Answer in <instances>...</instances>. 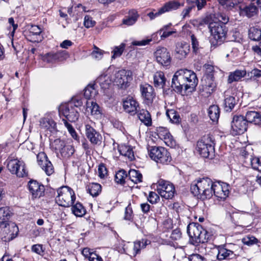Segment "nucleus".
<instances>
[{
    "label": "nucleus",
    "instance_id": "nucleus-1",
    "mask_svg": "<svg viewBox=\"0 0 261 261\" xmlns=\"http://www.w3.org/2000/svg\"><path fill=\"white\" fill-rule=\"evenodd\" d=\"M213 181L208 177L199 178L191 185V191L194 196L202 200L212 197Z\"/></svg>",
    "mask_w": 261,
    "mask_h": 261
},
{
    "label": "nucleus",
    "instance_id": "nucleus-2",
    "mask_svg": "<svg viewBox=\"0 0 261 261\" xmlns=\"http://www.w3.org/2000/svg\"><path fill=\"white\" fill-rule=\"evenodd\" d=\"M197 151L204 158L212 159L215 156V143L212 136H203L197 143Z\"/></svg>",
    "mask_w": 261,
    "mask_h": 261
},
{
    "label": "nucleus",
    "instance_id": "nucleus-3",
    "mask_svg": "<svg viewBox=\"0 0 261 261\" xmlns=\"http://www.w3.org/2000/svg\"><path fill=\"white\" fill-rule=\"evenodd\" d=\"M208 28L214 40L212 39L213 45H218L222 43L226 39L227 29L224 23L220 22H212L208 25Z\"/></svg>",
    "mask_w": 261,
    "mask_h": 261
},
{
    "label": "nucleus",
    "instance_id": "nucleus-4",
    "mask_svg": "<svg viewBox=\"0 0 261 261\" xmlns=\"http://www.w3.org/2000/svg\"><path fill=\"white\" fill-rule=\"evenodd\" d=\"M57 193L56 201L59 205L69 207L73 205L75 200V195L71 188L68 186H62L57 190Z\"/></svg>",
    "mask_w": 261,
    "mask_h": 261
},
{
    "label": "nucleus",
    "instance_id": "nucleus-5",
    "mask_svg": "<svg viewBox=\"0 0 261 261\" xmlns=\"http://www.w3.org/2000/svg\"><path fill=\"white\" fill-rule=\"evenodd\" d=\"M149 152L151 159L157 163L168 165L171 161L170 153L164 147L152 146Z\"/></svg>",
    "mask_w": 261,
    "mask_h": 261
},
{
    "label": "nucleus",
    "instance_id": "nucleus-6",
    "mask_svg": "<svg viewBox=\"0 0 261 261\" xmlns=\"http://www.w3.org/2000/svg\"><path fill=\"white\" fill-rule=\"evenodd\" d=\"M113 82L119 88L126 89L132 80V72L128 70H121L113 75Z\"/></svg>",
    "mask_w": 261,
    "mask_h": 261
},
{
    "label": "nucleus",
    "instance_id": "nucleus-7",
    "mask_svg": "<svg viewBox=\"0 0 261 261\" xmlns=\"http://www.w3.org/2000/svg\"><path fill=\"white\" fill-rule=\"evenodd\" d=\"M157 192L160 196L166 199H172L175 194V188L170 182L160 179L157 183Z\"/></svg>",
    "mask_w": 261,
    "mask_h": 261
},
{
    "label": "nucleus",
    "instance_id": "nucleus-8",
    "mask_svg": "<svg viewBox=\"0 0 261 261\" xmlns=\"http://www.w3.org/2000/svg\"><path fill=\"white\" fill-rule=\"evenodd\" d=\"M7 168L12 174H16L19 177H22L27 175L24 162L17 159L8 161Z\"/></svg>",
    "mask_w": 261,
    "mask_h": 261
},
{
    "label": "nucleus",
    "instance_id": "nucleus-9",
    "mask_svg": "<svg viewBox=\"0 0 261 261\" xmlns=\"http://www.w3.org/2000/svg\"><path fill=\"white\" fill-rule=\"evenodd\" d=\"M216 248L217 250L216 257L219 261L235 259L239 255L237 250L228 249L225 244L217 246Z\"/></svg>",
    "mask_w": 261,
    "mask_h": 261
},
{
    "label": "nucleus",
    "instance_id": "nucleus-10",
    "mask_svg": "<svg viewBox=\"0 0 261 261\" xmlns=\"http://www.w3.org/2000/svg\"><path fill=\"white\" fill-rule=\"evenodd\" d=\"M212 190V196L214 195L219 200H225L229 193L228 185L219 181L213 182Z\"/></svg>",
    "mask_w": 261,
    "mask_h": 261
},
{
    "label": "nucleus",
    "instance_id": "nucleus-11",
    "mask_svg": "<svg viewBox=\"0 0 261 261\" xmlns=\"http://www.w3.org/2000/svg\"><path fill=\"white\" fill-rule=\"evenodd\" d=\"M180 72L184 76L185 81L186 91L190 90L192 91L195 90L197 86L198 80L195 73L190 70L187 69H180Z\"/></svg>",
    "mask_w": 261,
    "mask_h": 261
},
{
    "label": "nucleus",
    "instance_id": "nucleus-12",
    "mask_svg": "<svg viewBox=\"0 0 261 261\" xmlns=\"http://www.w3.org/2000/svg\"><path fill=\"white\" fill-rule=\"evenodd\" d=\"M59 112L60 115H62L70 122H75L79 119V114L77 111L72 107V104L66 103L61 105L59 108Z\"/></svg>",
    "mask_w": 261,
    "mask_h": 261
},
{
    "label": "nucleus",
    "instance_id": "nucleus-13",
    "mask_svg": "<svg viewBox=\"0 0 261 261\" xmlns=\"http://www.w3.org/2000/svg\"><path fill=\"white\" fill-rule=\"evenodd\" d=\"M18 228L14 224H8L0 226V235L4 241H10L17 235Z\"/></svg>",
    "mask_w": 261,
    "mask_h": 261
},
{
    "label": "nucleus",
    "instance_id": "nucleus-14",
    "mask_svg": "<svg viewBox=\"0 0 261 261\" xmlns=\"http://www.w3.org/2000/svg\"><path fill=\"white\" fill-rule=\"evenodd\" d=\"M37 159L38 165L46 175L49 176L54 172L53 165L44 152H39L37 155Z\"/></svg>",
    "mask_w": 261,
    "mask_h": 261
},
{
    "label": "nucleus",
    "instance_id": "nucleus-15",
    "mask_svg": "<svg viewBox=\"0 0 261 261\" xmlns=\"http://www.w3.org/2000/svg\"><path fill=\"white\" fill-rule=\"evenodd\" d=\"M217 87L215 79L202 77L199 87L200 92L205 96L210 95L216 89Z\"/></svg>",
    "mask_w": 261,
    "mask_h": 261
},
{
    "label": "nucleus",
    "instance_id": "nucleus-16",
    "mask_svg": "<svg viewBox=\"0 0 261 261\" xmlns=\"http://www.w3.org/2000/svg\"><path fill=\"white\" fill-rule=\"evenodd\" d=\"M28 186L32 198H39L44 195L45 189L41 183L35 180H30L28 184Z\"/></svg>",
    "mask_w": 261,
    "mask_h": 261
},
{
    "label": "nucleus",
    "instance_id": "nucleus-17",
    "mask_svg": "<svg viewBox=\"0 0 261 261\" xmlns=\"http://www.w3.org/2000/svg\"><path fill=\"white\" fill-rule=\"evenodd\" d=\"M85 128L86 136L91 143L94 145H100L102 139L100 134L89 124H86Z\"/></svg>",
    "mask_w": 261,
    "mask_h": 261
},
{
    "label": "nucleus",
    "instance_id": "nucleus-18",
    "mask_svg": "<svg viewBox=\"0 0 261 261\" xmlns=\"http://www.w3.org/2000/svg\"><path fill=\"white\" fill-rule=\"evenodd\" d=\"M184 76L180 72V69L177 71L174 74L172 80L171 88L178 93H181L184 88L186 91V84Z\"/></svg>",
    "mask_w": 261,
    "mask_h": 261
},
{
    "label": "nucleus",
    "instance_id": "nucleus-19",
    "mask_svg": "<svg viewBox=\"0 0 261 261\" xmlns=\"http://www.w3.org/2000/svg\"><path fill=\"white\" fill-rule=\"evenodd\" d=\"M248 123L242 115L234 116L231 121V127L237 134H241L247 130Z\"/></svg>",
    "mask_w": 261,
    "mask_h": 261
},
{
    "label": "nucleus",
    "instance_id": "nucleus-20",
    "mask_svg": "<svg viewBox=\"0 0 261 261\" xmlns=\"http://www.w3.org/2000/svg\"><path fill=\"white\" fill-rule=\"evenodd\" d=\"M156 61L163 66H168L170 64L171 57L167 49L164 47H159L154 53Z\"/></svg>",
    "mask_w": 261,
    "mask_h": 261
},
{
    "label": "nucleus",
    "instance_id": "nucleus-21",
    "mask_svg": "<svg viewBox=\"0 0 261 261\" xmlns=\"http://www.w3.org/2000/svg\"><path fill=\"white\" fill-rule=\"evenodd\" d=\"M140 91L144 102L148 106L151 105L155 96L153 87L148 84H142Z\"/></svg>",
    "mask_w": 261,
    "mask_h": 261
},
{
    "label": "nucleus",
    "instance_id": "nucleus-22",
    "mask_svg": "<svg viewBox=\"0 0 261 261\" xmlns=\"http://www.w3.org/2000/svg\"><path fill=\"white\" fill-rule=\"evenodd\" d=\"M190 45L186 42H178L176 44L174 56L178 60L186 58L190 51Z\"/></svg>",
    "mask_w": 261,
    "mask_h": 261
},
{
    "label": "nucleus",
    "instance_id": "nucleus-23",
    "mask_svg": "<svg viewBox=\"0 0 261 261\" xmlns=\"http://www.w3.org/2000/svg\"><path fill=\"white\" fill-rule=\"evenodd\" d=\"M123 107L125 111L132 115H135L138 111V102L133 97H128L123 101Z\"/></svg>",
    "mask_w": 261,
    "mask_h": 261
},
{
    "label": "nucleus",
    "instance_id": "nucleus-24",
    "mask_svg": "<svg viewBox=\"0 0 261 261\" xmlns=\"http://www.w3.org/2000/svg\"><path fill=\"white\" fill-rule=\"evenodd\" d=\"M240 14L241 15H246L248 17H251L257 14L258 12L257 7L252 3L249 5H245L243 2L240 4Z\"/></svg>",
    "mask_w": 261,
    "mask_h": 261
},
{
    "label": "nucleus",
    "instance_id": "nucleus-25",
    "mask_svg": "<svg viewBox=\"0 0 261 261\" xmlns=\"http://www.w3.org/2000/svg\"><path fill=\"white\" fill-rule=\"evenodd\" d=\"M40 125L42 129L50 133H54L57 131L56 123L55 121L48 117L41 118L40 120Z\"/></svg>",
    "mask_w": 261,
    "mask_h": 261
},
{
    "label": "nucleus",
    "instance_id": "nucleus-26",
    "mask_svg": "<svg viewBox=\"0 0 261 261\" xmlns=\"http://www.w3.org/2000/svg\"><path fill=\"white\" fill-rule=\"evenodd\" d=\"M202 228V226L199 224H190L187 226V233L189 236L196 242L201 233Z\"/></svg>",
    "mask_w": 261,
    "mask_h": 261
},
{
    "label": "nucleus",
    "instance_id": "nucleus-27",
    "mask_svg": "<svg viewBox=\"0 0 261 261\" xmlns=\"http://www.w3.org/2000/svg\"><path fill=\"white\" fill-rule=\"evenodd\" d=\"M247 123L254 125L261 124V113L255 111H249L246 112L245 116Z\"/></svg>",
    "mask_w": 261,
    "mask_h": 261
},
{
    "label": "nucleus",
    "instance_id": "nucleus-28",
    "mask_svg": "<svg viewBox=\"0 0 261 261\" xmlns=\"http://www.w3.org/2000/svg\"><path fill=\"white\" fill-rule=\"evenodd\" d=\"M139 17V14L137 11L135 9H132L128 12V15L122 20V23L127 26H131L134 24L138 20Z\"/></svg>",
    "mask_w": 261,
    "mask_h": 261
},
{
    "label": "nucleus",
    "instance_id": "nucleus-29",
    "mask_svg": "<svg viewBox=\"0 0 261 261\" xmlns=\"http://www.w3.org/2000/svg\"><path fill=\"white\" fill-rule=\"evenodd\" d=\"M113 82V75L101 74L95 81V85L98 84L103 89H108L111 83Z\"/></svg>",
    "mask_w": 261,
    "mask_h": 261
},
{
    "label": "nucleus",
    "instance_id": "nucleus-30",
    "mask_svg": "<svg viewBox=\"0 0 261 261\" xmlns=\"http://www.w3.org/2000/svg\"><path fill=\"white\" fill-rule=\"evenodd\" d=\"M184 6V3H180L177 0H171L165 3L161 7L163 13L178 9Z\"/></svg>",
    "mask_w": 261,
    "mask_h": 261
},
{
    "label": "nucleus",
    "instance_id": "nucleus-31",
    "mask_svg": "<svg viewBox=\"0 0 261 261\" xmlns=\"http://www.w3.org/2000/svg\"><path fill=\"white\" fill-rule=\"evenodd\" d=\"M41 29L38 25H32L29 30V36L31 37V41L32 42H40L42 40L41 35Z\"/></svg>",
    "mask_w": 261,
    "mask_h": 261
},
{
    "label": "nucleus",
    "instance_id": "nucleus-32",
    "mask_svg": "<svg viewBox=\"0 0 261 261\" xmlns=\"http://www.w3.org/2000/svg\"><path fill=\"white\" fill-rule=\"evenodd\" d=\"M138 112V117L139 120L147 126H151L152 124V120L151 115L147 110L142 109Z\"/></svg>",
    "mask_w": 261,
    "mask_h": 261
},
{
    "label": "nucleus",
    "instance_id": "nucleus-33",
    "mask_svg": "<svg viewBox=\"0 0 261 261\" xmlns=\"http://www.w3.org/2000/svg\"><path fill=\"white\" fill-rule=\"evenodd\" d=\"M246 70H236L233 72H230L228 77V83L231 84L234 82H238L242 77L247 75Z\"/></svg>",
    "mask_w": 261,
    "mask_h": 261
},
{
    "label": "nucleus",
    "instance_id": "nucleus-34",
    "mask_svg": "<svg viewBox=\"0 0 261 261\" xmlns=\"http://www.w3.org/2000/svg\"><path fill=\"white\" fill-rule=\"evenodd\" d=\"M11 212L7 206L0 208V226L8 224L11 215Z\"/></svg>",
    "mask_w": 261,
    "mask_h": 261
},
{
    "label": "nucleus",
    "instance_id": "nucleus-35",
    "mask_svg": "<svg viewBox=\"0 0 261 261\" xmlns=\"http://www.w3.org/2000/svg\"><path fill=\"white\" fill-rule=\"evenodd\" d=\"M150 243V241L146 239H142L141 240L134 242L133 252L134 256H136L139 253L141 249L145 248Z\"/></svg>",
    "mask_w": 261,
    "mask_h": 261
},
{
    "label": "nucleus",
    "instance_id": "nucleus-36",
    "mask_svg": "<svg viewBox=\"0 0 261 261\" xmlns=\"http://www.w3.org/2000/svg\"><path fill=\"white\" fill-rule=\"evenodd\" d=\"M166 79L164 73L162 71H157L153 75V84L155 87L163 88Z\"/></svg>",
    "mask_w": 261,
    "mask_h": 261
},
{
    "label": "nucleus",
    "instance_id": "nucleus-37",
    "mask_svg": "<svg viewBox=\"0 0 261 261\" xmlns=\"http://www.w3.org/2000/svg\"><path fill=\"white\" fill-rule=\"evenodd\" d=\"M86 111L90 112L92 115L98 116L100 114L99 106L93 100H88L86 102Z\"/></svg>",
    "mask_w": 261,
    "mask_h": 261
},
{
    "label": "nucleus",
    "instance_id": "nucleus-38",
    "mask_svg": "<svg viewBox=\"0 0 261 261\" xmlns=\"http://www.w3.org/2000/svg\"><path fill=\"white\" fill-rule=\"evenodd\" d=\"M62 57V53L57 52L56 53H48L45 54L43 57L42 60L44 62L48 63H53L58 61H61V58Z\"/></svg>",
    "mask_w": 261,
    "mask_h": 261
},
{
    "label": "nucleus",
    "instance_id": "nucleus-39",
    "mask_svg": "<svg viewBox=\"0 0 261 261\" xmlns=\"http://www.w3.org/2000/svg\"><path fill=\"white\" fill-rule=\"evenodd\" d=\"M238 99L234 96H228L224 100V108L227 112L231 111L237 103Z\"/></svg>",
    "mask_w": 261,
    "mask_h": 261
},
{
    "label": "nucleus",
    "instance_id": "nucleus-40",
    "mask_svg": "<svg viewBox=\"0 0 261 261\" xmlns=\"http://www.w3.org/2000/svg\"><path fill=\"white\" fill-rule=\"evenodd\" d=\"M249 38L253 41H259L261 39V29L257 27H252L248 31Z\"/></svg>",
    "mask_w": 261,
    "mask_h": 261
},
{
    "label": "nucleus",
    "instance_id": "nucleus-41",
    "mask_svg": "<svg viewBox=\"0 0 261 261\" xmlns=\"http://www.w3.org/2000/svg\"><path fill=\"white\" fill-rule=\"evenodd\" d=\"M118 150L120 154L127 156L131 160L134 158L133 149L129 146L121 145L118 147Z\"/></svg>",
    "mask_w": 261,
    "mask_h": 261
},
{
    "label": "nucleus",
    "instance_id": "nucleus-42",
    "mask_svg": "<svg viewBox=\"0 0 261 261\" xmlns=\"http://www.w3.org/2000/svg\"><path fill=\"white\" fill-rule=\"evenodd\" d=\"M208 114L210 119L213 121H217L220 116V109L218 106L212 105L208 110Z\"/></svg>",
    "mask_w": 261,
    "mask_h": 261
},
{
    "label": "nucleus",
    "instance_id": "nucleus-43",
    "mask_svg": "<svg viewBox=\"0 0 261 261\" xmlns=\"http://www.w3.org/2000/svg\"><path fill=\"white\" fill-rule=\"evenodd\" d=\"M95 85H89L85 88L84 95L86 99H92L97 94L98 92L95 88Z\"/></svg>",
    "mask_w": 261,
    "mask_h": 261
},
{
    "label": "nucleus",
    "instance_id": "nucleus-44",
    "mask_svg": "<svg viewBox=\"0 0 261 261\" xmlns=\"http://www.w3.org/2000/svg\"><path fill=\"white\" fill-rule=\"evenodd\" d=\"M128 176L129 179L135 184H137L142 181V175L138 170L135 169L130 170Z\"/></svg>",
    "mask_w": 261,
    "mask_h": 261
},
{
    "label": "nucleus",
    "instance_id": "nucleus-45",
    "mask_svg": "<svg viewBox=\"0 0 261 261\" xmlns=\"http://www.w3.org/2000/svg\"><path fill=\"white\" fill-rule=\"evenodd\" d=\"M243 2V0H219V4L227 10L232 9L236 5Z\"/></svg>",
    "mask_w": 261,
    "mask_h": 261
},
{
    "label": "nucleus",
    "instance_id": "nucleus-46",
    "mask_svg": "<svg viewBox=\"0 0 261 261\" xmlns=\"http://www.w3.org/2000/svg\"><path fill=\"white\" fill-rule=\"evenodd\" d=\"M72 212L77 217H82L86 213V210L79 202L76 203L75 205H72Z\"/></svg>",
    "mask_w": 261,
    "mask_h": 261
},
{
    "label": "nucleus",
    "instance_id": "nucleus-47",
    "mask_svg": "<svg viewBox=\"0 0 261 261\" xmlns=\"http://www.w3.org/2000/svg\"><path fill=\"white\" fill-rule=\"evenodd\" d=\"M126 44L124 43H122L119 46H115L113 50L112 51V59H115L121 56L125 48Z\"/></svg>",
    "mask_w": 261,
    "mask_h": 261
},
{
    "label": "nucleus",
    "instance_id": "nucleus-48",
    "mask_svg": "<svg viewBox=\"0 0 261 261\" xmlns=\"http://www.w3.org/2000/svg\"><path fill=\"white\" fill-rule=\"evenodd\" d=\"M249 162L253 169L261 172V158L250 156Z\"/></svg>",
    "mask_w": 261,
    "mask_h": 261
},
{
    "label": "nucleus",
    "instance_id": "nucleus-49",
    "mask_svg": "<svg viewBox=\"0 0 261 261\" xmlns=\"http://www.w3.org/2000/svg\"><path fill=\"white\" fill-rule=\"evenodd\" d=\"M88 191L92 196H97L101 192V185L97 183H93L89 186Z\"/></svg>",
    "mask_w": 261,
    "mask_h": 261
},
{
    "label": "nucleus",
    "instance_id": "nucleus-50",
    "mask_svg": "<svg viewBox=\"0 0 261 261\" xmlns=\"http://www.w3.org/2000/svg\"><path fill=\"white\" fill-rule=\"evenodd\" d=\"M212 238L211 234L207 230L202 228L201 233L196 240V243H204L208 242Z\"/></svg>",
    "mask_w": 261,
    "mask_h": 261
},
{
    "label": "nucleus",
    "instance_id": "nucleus-51",
    "mask_svg": "<svg viewBox=\"0 0 261 261\" xmlns=\"http://www.w3.org/2000/svg\"><path fill=\"white\" fill-rule=\"evenodd\" d=\"M204 67L205 71L203 77L215 79L214 75L217 72L215 70V68L213 66L209 64L204 65Z\"/></svg>",
    "mask_w": 261,
    "mask_h": 261
},
{
    "label": "nucleus",
    "instance_id": "nucleus-52",
    "mask_svg": "<svg viewBox=\"0 0 261 261\" xmlns=\"http://www.w3.org/2000/svg\"><path fill=\"white\" fill-rule=\"evenodd\" d=\"M127 176V174L125 170H119L115 175V180L117 183L123 185L125 182V178Z\"/></svg>",
    "mask_w": 261,
    "mask_h": 261
},
{
    "label": "nucleus",
    "instance_id": "nucleus-53",
    "mask_svg": "<svg viewBox=\"0 0 261 261\" xmlns=\"http://www.w3.org/2000/svg\"><path fill=\"white\" fill-rule=\"evenodd\" d=\"M51 145L56 151H59L61 153L65 145V143L64 141L60 139H57L51 142Z\"/></svg>",
    "mask_w": 261,
    "mask_h": 261
},
{
    "label": "nucleus",
    "instance_id": "nucleus-54",
    "mask_svg": "<svg viewBox=\"0 0 261 261\" xmlns=\"http://www.w3.org/2000/svg\"><path fill=\"white\" fill-rule=\"evenodd\" d=\"M74 151V148L71 145H65L61 154L65 158H68L73 154Z\"/></svg>",
    "mask_w": 261,
    "mask_h": 261
},
{
    "label": "nucleus",
    "instance_id": "nucleus-55",
    "mask_svg": "<svg viewBox=\"0 0 261 261\" xmlns=\"http://www.w3.org/2000/svg\"><path fill=\"white\" fill-rule=\"evenodd\" d=\"M166 115L172 122L177 123L178 122L179 117L175 110L173 109L167 110Z\"/></svg>",
    "mask_w": 261,
    "mask_h": 261
},
{
    "label": "nucleus",
    "instance_id": "nucleus-56",
    "mask_svg": "<svg viewBox=\"0 0 261 261\" xmlns=\"http://www.w3.org/2000/svg\"><path fill=\"white\" fill-rule=\"evenodd\" d=\"M156 37V34H153L151 35V38L143 39L141 41H133L132 42V44L133 45H136V46H144L147 44H148L152 40V39H154Z\"/></svg>",
    "mask_w": 261,
    "mask_h": 261
},
{
    "label": "nucleus",
    "instance_id": "nucleus-57",
    "mask_svg": "<svg viewBox=\"0 0 261 261\" xmlns=\"http://www.w3.org/2000/svg\"><path fill=\"white\" fill-rule=\"evenodd\" d=\"M103 53L104 51L94 46V50L91 53V56L93 58L99 60L102 58Z\"/></svg>",
    "mask_w": 261,
    "mask_h": 261
},
{
    "label": "nucleus",
    "instance_id": "nucleus-58",
    "mask_svg": "<svg viewBox=\"0 0 261 261\" xmlns=\"http://www.w3.org/2000/svg\"><path fill=\"white\" fill-rule=\"evenodd\" d=\"M243 243L248 246L252 245L257 243V239L253 236H247L243 239Z\"/></svg>",
    "mask_w": 261,
    "mask_h": 261
},
{
    "label": "nucleus",
    "instance_id": "nucleus-59",
    "mask_svg": "<svg viewBox=\"0 0 261 261\" xmlns=\"http://www.w3.org/2000/svg\"><path fill=\"white\" fill-rule=\"evenodd\" d=\"M95 21L89 15H86L84 17V25L87 28L93 27L95 24Z\"/></svg>",
    "mask_w": 261,
    "mask_h": 261
},
{
    "label": "nucleus",
    "instance_id": "nucleus-60",
    "mask_svg": "<svg viewBox=\"0 0 261 261\" xmlns=\"http://www.w3.org/2000/svg\"><path fill=\"white\" fill-rule=\"evenodd\" d=\"M68 104H72V106L74 108V107L77 108L82 106L83 101L82 99L80 97H73L71 101L68 102Z\"/></svg>",
    "mask_w": 261,
    "mask_h": 261
},
{
    "label": "nucleus",
    "instance_id": "nucleus-61",
    "mask_svg": "<svg viewBox=\"0 0 261 261\" xmlns=\"http://www.w3.org/2000/svg\"><path fill=\"white\" fill-rule=\"evenodd\" d=\"M98 173L99 176L101 178H104L107 174V169L103 164H101L99 165Z\"/></svg>",
    "mask_w": 261,
    "mask_h": 261
},
{
    "label": "nucleus",
    "instance_id": "nucleus-62",
    "mask_svg": "<svg viewBox=\"0 0 261 261\" xmlns=\"http://www.w3.org/2000/svg\"><path fill=\"white\" fill-rule=\"evenodd\" d=\"M32 251L39 255H42L44 252L43 246L41 244H35L32 246Z\"/></svg>",
    "mask_w": 261,
    "mask_h": 261
},
{
    "label": "nucleus",
    "instance_id": "nucleus-63",
    "mask_svg": "<svg viewBox=\"0 0 261 261\" xmlns=\"http://www.w3.org/2000/svg\"><path fill=\"white\" fill-rule=\"evenodd\" d=\"M189 261H207L203 256L198 254H193L189 257Z\"/></svg>",
    "mask_w": 261,
    "mask_h": 261
},
{
    "label": "nucleus",
    "instance_id": "nucleus-64",
    "mask_svg": "<svg viewBox=\"0 0 261 261\" xmlns=\"http://www.w3.org/2000/svg\"><path fill=\"white\" fill-rule=\"evenodd\" d=\"M247 75L251 79L252 77H261V70L257 68L252 69L250 72L247 73Z\"/></svg>",
    "mask_w": 261,
    "mask_h": 261
}]
</instances>
